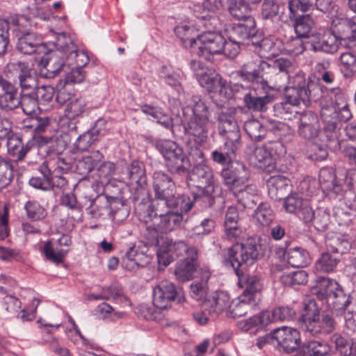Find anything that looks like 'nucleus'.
Segmentation results:
<instances>
[{
  "mask_svg": "<svg viewBox=\"0 0 356 356\" xmlns=\"http://www.w3.org/2000/svg\"><path fill=\"white\" fill-rule=\"evenodd\" d=\"M99 131L92 129L84 132L76 139L74 147L80 152L88 151L89 148L97 140Z\"/></svg>",
  "mask_w": 356,
  "mask_h": 356,
  "instance_id": "a18cd8bd",
  "label": "nucleus"
},
{
  "mask_svg": "<svg viewBox=\"0 0 356 356\" xmlns=\"http://www.w3.org/2000/svg\"><path fill=\"white\" fill-rule=\"evenodd\" d=\"M307 201L298 194L292 193L284 199V207L286 212L296 214Z\"/></svg>",
  "mask_w": 356,
  "mask_h": 356,
  "instance_id": "13d9d810",
  "label": "nucleus"
},
{
  "mask_svg": "<svg viewBox=\"0 0 356 356\" xmlns=\"http://www.w3.org/2000/svg\"><path fill=\"white\" fill-rule=\"evenodd\" d=\"M321 116L325 124V132H329L326 136L327 140L337 139L338 122H346L352 118V113L344 95L339 88H332L329 92L328 97H325L321 102Z\"/></svg>",
  "mask_w": 356,
  "mask_h": 356,
  "instance_id": "7ed1b4c3",
  "label": "nucleus"
},
{
  "mask_svg": "<svg viewBox=\"0 0 356 356\" xmlns=\"http://www.w3.org/2000/svg\"><path fill=\"white\" fill-rule=\"evenodd\" d=\"M255 220L261 225H268L273 220V213L267 204H261L255 211Z\"/></svg>",
  "mask_w": 356,
  "mask_h": 356,
  "instance_id": "052dcab7",
  "label": "nucleus"
},
{
  "mask_svg": "<svg viewBox=\"0 0 356 356\" xmlns=\"http://www.w3.org/2000/svg\"><path fill=\"white\" fill-rule=\"evenodd\" d=\"M236 275L238 277V285L243 289L241 295H244L249 300L259 303L261 300V291L263 289L260 277L256 275L244 274L241 271Z\"/></svg>",
  "mask_w": 356,
  "mask_h": 356,
  "instance_id": "4be33fe9",
  "label": "nucleus"
},
{
  "mask_svg": "<svg viewBox=\"0 0 356 356\" xmlns=\"http://www.w3.org/2000/svg\"><path fill=\"white\" fill-rule=\"evenodd\" d=\"M66 60L68 62L69 66L74 65V67L83 68L88 63L89 57L84 51H79L76 47L75 51L70 52L66 56Z\"/></svg>",
  "mask_w": 356,
  "mask_h": 356,
  "instance_id": "0e129e2a",
  "label": "nucleus"
},
{
  "mask_svg": "<svg viewBox=\"0 0 356 356\" xmlns=\"http://www.w3.org/2000/svg\"><path fill=\"white\" fill-rule=\"evenodd\" d=\"M200 84L209 92L225 95L227 90L226 82L221 76L213 71H211L201 80Z\"/></svg>",
  "mask_w": 356,
  "mask_h": 356,
  "instance_id": "f704fd0d",
  "label": "nucleus"
},
{
  "mask_svg": "<svg viewBox=\"0 0 356 356\" xmlns=\"http://www.w3.org/2000/svg\"><path fill=\"white\" fill-rule=\"evenodd\" d=\"M153 191L154 197L149 205L167 204L169 207L182 205L185 210L188 209L190 197L184 194L176 195L175 184L170 176L163 171L153 174Z\"/></svg>",
  "mask_w": 356,
  "mask_h": 356,
  "instance_id": "0eeeda50",
  "label": "nucleus"
},
{
  "mask_svg": "<svg viewBox=\"0 0 356 356\" xmlns=\"http://www.w3.org/2000/svg\"><path fill=\"white\" fill-rule=\"evenodd\" d=\"M355 40H348L337 36L332 32L312 33L307 40L309 51L314 53L321 52L326 54L337 53L340 46L355 48Z\"/></svg>",
  "mask_w": 356,
  "mask_h": 356,
  "instance_id": "ddd939ff",
  "label": "nucleus"
},
{
  "mask_svg": "<svg viewBox=\"0 0 356 356\" xmlns=\"http://www.w3.org/2000/svg\"><path fill=\"white\" fill-rule=\"evenodd\" d=\"M12 24L16 26L15 35L34 32L37 22L31 15H18L11 18Z\"/></svg>",
  "mask_w": 356,
  "mask_h": 356,
  "instance_id": "58836bf2",
  "label": "nucleus"
},
{
  "mask_svg": "<svg viewBox=\"0 0 356 356\" xmlns=\"http://www.w3.org/2000/svg\"><path fill=\"white\" fill-rule=\"evenodd\" d=\"M217 120L218 134L224 140L225 149L236 152L241 145V131L234 111L222 108Z\"/></svg>",
  "mask_w": 356,
  "mask_h": 356,
  "instance_id": "f8f14e48",
  "label": "nucleus"
},
{
  "mask_svg": "<svg viewBox=\"0 0 356 356\" xmlns=\"http://www.w3.org/2000/svg\"><path fill=\"white\" fill-rule=\"evenodd\" d=\"M175 33L186 47L195 49L198 35L194 27L181 24L175 28Z\"/></svg>",
  "mask_w": 356,
  "mask_h": 356,
  "instance_id": "a19ab883",
  "label": "nucleus"
},
{
  "mask_svg": "<svg viewBox=\"0 0 356 356\" xmlns=\"http://www.w3.org/2000/svg\"><path fill=\"white\" fill-rule=\"evenodd\" d=\"M273 100V96L265 94L259 95L255 90H250L244 97V102L246 107L253 111H264L267 108V105Z\"/></svg>",
  "mask_w": 356,
  "mask_h": 356,
  "instance_id": "72a5a7b5",
  "label": "nucleus"
},
{
  "mask_svg": "<svg viewBox=\"0 0 356 356\" xmlns=\"http://www.w3.org/2000/svg\"><path fill=\"white\" fill-rule=\"evenodd\" d=\"M293 64L289 59L280 58L273 61L272 65L268 63L266 79H269L277 84L279 87L284 86L289 79V72Z\"/></svg>",
  "mask_w": 356,
  "mask_h": 356,
  "instance_id": "6ab92c4d",
  "label": "nucleus"
},
{
  "mask_svg": "<svg viewBox=\"0 0 356 356\" xmlns=\"http://www.w3.org/2000/svg\"><path fill=\"white\" fill-rule=\"evenodd\" d=\"M305 314H302V328L313 336L327 334L334 330L336 323L327 314L320 313V309L314 298L304 300Z\"/></svg>",
  "mask_w": 356,
  "mask_h": 356,
  "instance_id": "6e6552de",
  "label": "nucleus"
},
{
  "mask_svg": "<svg viewBox=\"0 0 356 356\" xmlns=\"http://www.w3.org/2000/svg\"><path fill=\"white\" fill-rule=\"evenodd\" d=\"M325 244L328 250L341 254L346 253L351 248L348 236L340 233L327 234Z\"/></svg>",
  "mask_w": 356,
  "mask_h": 356,
  "instance_id": "2f4dec72",
  "label": "nucleus"
},
{
  "mask_svg": "<svg viewBox=\"0 0 356 356\" xmlns=\"http://www.w3.org/2000/svg\"><path fill=\"white\" fill-rule=\"evenodd\" d=\"M312 292L319 300H325L327 307L336 315H341L347 308L348 295L339 284L328 278H322Z\"/></svg>",
  "mask_w": 356,
  "mask_h": 356,
  "instance_id": "9d476101",
  "label": "nucleus"
},
{
  "mask_svg": "<svg viewBox=\"0 0 356 356\" xmlns=\"http://www.w3.org/2000/svg\"><path fill=\"white\" fill-rule=\"evenodd\" d=\"M307 273L300 270L292 272H284L280 275V282L286 286H296L305 284L307 282Z\"/></svg>",
  "mask_w": 356,
  "mask_h": 356,
  "instance_id": "c03bdc74",
  "label": "nucleus"
},
{
  "mask_svg": "<svg viewBox=\"0 0 356 356\" xmlns=\"http://www.w3.org/2000/svg\"><path fill=\"white\" fill-rule=\"evenodd\" d=\"M224 38L218 33L207 32L198 35L193 51L207 60H211L215 54H222L224 47Z\"/></svg>",
  "mask_w": 356,
  "mask_h": 356,
  "instance_id": "2eb2a0df",
  "label": "nucleus"
},
{
  "mask_svg": "<svg viewBox=\"0 0 356 356\" xmlns=\"http://www.w3.org/2000/svg\"><path fill=\"white\" fill-rule=\"evenodd\" d=\"M301 38H302L297 36V38H292L286 42V49L289 54L293 55H299L305 50L309 51V48L307 44V40L303 42Z\"/></svg>",
  "mask_w": 356,
  "mask_h": 356,
  "instance_id": "774afa93",
  "label": "nucleus"
},
{
  "mask_svg": "<svg viewBox=\"0 0 356 356\" xmlns=\"http://www.w3.org/2000/svg\"><path fill=\"white\" fill-rule=\"evenodd\" d=\"M347 209L348 208L346 207L344 208L338 207L334 209V216L336 221L341 226L349 225L355 216L354 212L350 210L348 211Z\"/></svg>",
  "mask_w": 356,
  "mask_h": 356,
  "instance_id": "69168bd1",
  "label": "nucleus"
},
{
  "mask_svg": "<svg viewBox=\"0 0 356 356\" xmlns=\"http://www.w3.org/2000/svg\"><path fill=\"white\" fill-rule=\"evenodd\" d=\"M27 217L33 221L40 220L47 215L45 209L36 201H29L24 206Z\"/></svg>",
  "mask_w": 356,
  "mask_h": 356,
  "instance_id": "864d4df0",
  "label": "nucleus"
},
{
  "mask_svg": "<svg viewBox=\"0 0 356 356\" xmlns=\"http://www.w3.org/2000/svg\"><path fill=\"white\" fill-rule=\"evenodd\" d=\"M339 258L325 252L321 254L320 257L316 261L315 268L320 273L333 272L339 263Z\"/></svg>",
  "mask_w": 356,
  "mask_h": 356,
  "instance_id": "37998d69",
  "label": "nucleus"
},
{
  "mask_svg": "<svg viewBox=\"0 0 356 356\" xmlns=\"http://www.w3.org/2000/svg\"><path fill=\"white\" fill-rule=\"evenodd\" d=\"M273 337L277 344L286 353L296 349L300 343L299 332L289 327H282L273 331Z\"/></svg>",
  "mask_w": 356,
  "mask_h": 356,
  "instance_id": "5701e85b",
  "label": "nucleus"
},
{
  "mask_svg": "<svg viewBox=\"0 0 356 356\" xmlns=\"http://www.w3.org/2000/svg\"><path fill=\"white\" fill-rule=\"evenodd\" d=\"M266 67L268 63L261 58L245 62L241 68L236 72L237 75L243 80L249 82H259L266 79Z\"/></svg>",
  "mask_w": 356,
  "mask_h": 356,
  "instance_id": "412c9836",
  "label": "nucleus"
},
{
  "mask_svg": "<svg viewBox=\"0 0 356 356\" xmlns=\"http://www.w3.org/2000/svg\"><path fill=\"white\" fill-rule=\"evenodd\" d=\"M156 147L164 157L166 167L171 173L179 175L188 173L191 165L190 160L176 143L159 140L156 141Z\"/></svg>",
  "mask_w": 356,
  "mask_h": 356,
  "instance_id": "9b49d317",
  "label": "nucleus"
},
{
  "mask_svg": "<svg viewBox=\"0 0 356 356\" xmlns=\"http://www.w3.org/2000/svg\"><path fill=\"white\" fill-rule=\"evenodd\" d=\"M244 130L248 137L255 142L263 140L267 134L266 127L257 120H250L245 122Z\"/></svg>",
  "mask_w": 356,
  "mask_h": 356,
  "instance_id": "79ce46f5",
  "label": "nucleus"
},
{
  "mask_svg": "<svg viewBox=\"0 0 356 356\" xmlns=\"http://www.w3.org/2000/svg\"><path fill=\"white\" fill-rule=\"evenodd\" d=\"M13 171L11 162L0 156V188L10 184L13 178Z\"/></svg>",
  "mask_w": 356,
  "mask_h": 356,
  "instance_id": "4d7b16f0",
  "label": "nucleus"
},
{
  "mask_svg": "<svg viewBox=\"0 0 356 356\" xmlns=\"http://www.w3.org/2000/svg\"><path fill=\"white\" fill-rule=\"evenodd\" d=\"M289 183L290 180L283 175L270 176L267 181L268 192L270 197L275 201L285 198L291 191Z\"/></svg>",
  "mask_w": 356,
  "mask_h": 356,
  "instance_id": "bb28decb",
  "label": "nucleus"
},
{
  "mask_svg": "<svg viewBox=\"0 0 356 356\" xmlns=\"http://www.w3.org/2000/svg\"><path fill=\"white\" fill-rule=\"evenodd\" d=\"M260 245L253 239H248L245 243H236L228 251V259L236 274L241 271L243 265H252L259 256Z\"/></svg>",
  "mask_w": 356,
  "mask_h": 356,
  "instance_id": "4468645a",
  "label": "nucleus"
},
{
  "mask_svg": "<svg viewBox=\"0 0 356 356\" xmlns=\"http://www.w3.org/2000/svg\"><path fill=\"white\" fill-rule=\"evenodd\" d=\"M7 147L8 153L13 156H16L19 160H22L29 150L28 148L24 147L21 138L17 136H12L8 138Z\"/></svg>",
  "mask_w": 356,
  "mask_h": 356,
  "instance_id": "8fccbe9b",
  "label": "nucleus"
},
{
  "mask_svg": "<svg viewBox=\"0 0 356 356\" xmlns=\"http://www.w3.org/2000/svg\"><path fill=\"white\" fill-rule=\"evenodd\" d=\"M224 226L225 235L228 240L236 241L241 237L243 229L241 226L238 212L236 207H229L227 208L225 216Z\"/></svg>",
  "mask_w": 356,
  "mask_h": 356,
  "instance_id": "393cba45",
  "label": "nucleus"
},
{
  "mask_svg": "<svg viewBox=\"0 0 356 356\" xmlns=\"http://www.w3.org/2000/svg\"><path fill=\"white\" fill-rule=\"evenodd\" d=\"M258 303L249 300L244 295H240L234 300L227 310V315L231 318H238L245 315L248 311Z\"/></svg>",
  "mask_w": 356,
  "mask_h": 356,
  "instance_id": "473e14b6",
  "label": "nucleus"
},
{
  "mask_svg": "<svg viewBox=\"0 0 356 356\" xmlns=\"http://www.w3.org/2000/svg\"><path fill=\"white\" fill-rule=\"evenodd\" d=\"M226 6L229 14L236 19L245 21L252 18L250 15V10L244 0H220Z\"/></svg>",
  "mask_w": 356,
  "mask_h": 356,
  "instance_id": "c9c22d12",
  "label": "nucleus"
},
{
  "mask_svg": "<svg viewBox=\"0 0 356 356\" xmlns=\"http://www.w3.org/2000/svg\"><path fill=\"white\" fill-rule=\"evenodd\" d=\"M54 44L56 47V51H63L66 56L70 52L75 51L76 47L71 37L65 33L58 34Z\"/></svg>",
  "mask_w": 356,
  "mask_h": 356,
  "instance_id": "603ef678",
  "label": "nucleus"
},
{
  "mask_svg": "<svg viewBox=\"0 0 356 356\" xmlns=\"http://www.w3.org/2000/svg\"><path fill=\"white\" fill-rule=\"evenodd\" d=\"M321 86L316 81H306L303 76L298 74L294 85L286 90L285 101L276 103L273 106L275 115L284 120L299 118L297 106L302 102L307 106L310 101H317L322 97Z\"/></svg>",
  "mask_w": 356,
  "mask_h": 356,
  "instance_id": "f257e3e1",
  "label": "nucleus"
},
{
  "mask_svg": "<svg viewBox=\"0 0 356 356\" xmlns=\"http://www.w3.org/2000/svg\"><path fill=\"white\" fill-rule=\"evenodd\" d=\"M228 38L234 40L241 44L254 46L257 42L255 41L257 29L254 18H248L243 23L234 24L227 29Z\"/></svg>",
  "mask_w": 356,
  "mask_h": 356,
  "instance_id": "f3484780",
  "label": "nucleus"
},
{
  "mask_svg": "<svg viewBox=\"0 0 356 356\" xmlns=\"http://www.w3.org/2000/svg\"><path fill=\"white\" fill-rule=\"evenodd\" d=\"M177 299L181 301L180 291L169 280L159 282L153 289V304L156 308L165 309Z\"/></svg>",
  "mask_w": 356,
  "mask_h": 356,
  "instance_id": "dca6fc26",
  "label": "nucleus"
},
{
  "mask_svg": "<svg viewBox=\"0 0 356 356\" xmlns=\"http://www.w3.org/2000/svg\"><path fill=\"white\" fill-rule=\"evenodd\" d=\"M19 105L26 115H32L37 113L39 102L35 95L24 94L19 99Z\"/></svg>",
  "mask_w": 356,
  "mask_h": 356,
  "instance_id": "5fc2aeb1",
  "label": "nucleus"
},
{
  "mask_svg": "<svg viewBox=\"0 0 356 356\" xmlns=\"http://www.w3.org/2000/svg\"><path fill=\"white\" fill-rule=\"evenodd\" d=\"M341 70L346 76H350L356 72V56L350 52L343 53L340 56Z\"/></svg>",
  "mask_w": 356,
  "mask_h": 356,
  "instance_id": "e2e57ef3",
  "label": "nucleus"
},
{
  "mask_svg": "<svg viewBox=\"0 0 356 356\" xmlns=\"http://www.w3.org/2000/svg\"><path fill=\"white\" fill-rule=\"evenodd\" d=\"M255 41L257 43L254 44V46H255L259 57L261 58L277 56L283 49L282 42L275 37H268L261 40L257 37Z\"/></svg>",
  "mask_w": 356,
  "mask_h": 356,
  "instance_id": "c85d7f7f",
  "label": "nucleus"
},
{
  "mask_svg": "<svg viewBox=\"0 0 356 356\" xmlns=\"http://www.w3.org/2000/svg\"><path fill=\"white\" fill-rule=\"evenodd\" d=\"M312 222L317 230L325 231L330 222V213L325 209H318L315 211Z\"/></svg>",
  "mask_w": 356,
  "mask_h": 356,
  "instance_id": "bf43d9fd",
  "label": "nucleus"
},
{
  "mask_svg": "<svg viewBox=\"0 0 356 356\" xmlns=\"http://www.w3.org/2000/svg\"><path fill=\"white\" fill-rule=\"evenodd\" d=\"M16 37L17 49L24 54H40L44 49L40 36L34 32L17 35Z\"/></svg>",
  "mask_w": 356,
  "mask_h": 356,
  "instance_id": "a878e982",
  "label": "nucleus"
},
{
  "mask_svg": "<svg viewBox=\"0 0 356 356\" xmlns=\"http://www.w3.org/2000/svg\"><path fill=\"white\" fill-rule=\"evenodd\" d=\"M6 72L15 83L18 84L22 92L35 90L34 95L38 102L43 103L52 100L55 95L54 88L49 85L38 86L37 73L29 63L20 60L10 62L6 66Z\"/></svg>",
  "mask_w": 356,
  "mask_h": 356,
  "instance_id": "f03ea898",
  "label": "nucleus"
},
{
  "mask_svg": "<svg viewBox=\"0 0 356 356\" xmlns=\"http://www.w3.org/2000/svg\"><path fill=\"white\" fill-rule=\"evenodd\" d=\"M314 25V22L309 15L300 16L296 22L294 29L299 38H308L311 36V30Z\"/></svg>",
  "mask_w": 356,
  "mask_h": 356,
  "instance_id": "49530a36",
  "label": "nucleus"
},
{
  "mask_svg": "<svg viewBox=\"0 0 356 356\" xmlns=\"http://www.w3.org/2000/svg\"><path fill=\"white\" fill-rule=\"evenodd\" d=\"M86 104L82 97H74L65 108V115L70 120L81 116L86 111Z\"/></svg>",
  "mask_w": 356,
  "mask_h": 356,
  "instance_id": "09e8293b",
  "label": "nucleus"
},
{
  "mask_svg": "<svg viewBox=\"0 0 356 356\" xmlns=\"http://www.w3.org/2000/svg\"><path fill=\"white\" fill-rule=\"evenodd\" d=\"M230 298L223 291H216L205 297L202 307L209 309V314L218 316L219 314L229 307Z\"/></svg>",
  "mask_w": 356,
  "mask_h": 356,
  "instance_id": "cd10ccee",
  "label": "nucleus"
},
{
  "mask_svg": "<svg viewBox=\"0 0 356 356\" xmlns=\"http://www.w3.org/2000/svg\"><path fill=\"white\" fill-rule=\"evenodd\" d=\"M127 177L131 186L134 187V185H136L135 189L137 196H138L144 191V186L146 184L145 169L143 164L137 161H133L127 168Z\"/></svg>",
  "mask_w": 356,
  "mask_h": 356,
  "instance_id": "7c9ffc66",
  "label": "nucleus"
},
{
  "mask_svg": "<svg viewBox=\"0 0 356 356\" xmlns=\"http://www.w3.org/2000/svg\"><path fill=\"white\" fill-rule=\"evenodd\" d=\"M188 209L182 205L169 207L167 204L148 205L145 210V222L149 224L147 229H154L161 233H168L178 228L183 221V213L188 212L193 206L192 200H188Z\"/></svg>",
  "mask_w": 356,
  "mask_h": 356,
  "instance_id": "20e7f679",
  "label": "nucleus"
},
{
  "mask_svg": "<svg viewBox=\"0 0 356 356\" xmlns=\"http://www.w3.org/2000/svg\"><path fill=\"white\" fill-rule=\"evenodd\" d=\"M225 184L243 207L254 204V198L257 195V187L248 184L249 173L241 163H236L221 172Z\"/></svg>",
  "mask_w": 356,
  "mask_h": 356,
  "instance_id": "39448f33",
  "label": "nucleus"
},
{
  "mask_svg": "<svg viewBox=\"0 0 356 356\" xmlns=\"http://www.w3.org/2000/svg\"><path fill=\"white\" fill-rule=\"evenodd\" d=\"M193 116L184 124L185 132L193 136L195 143L202 144L207 141L213 128L212 111L209 104L199 95L191 98Z\"/></svg>",
  "mask_w": 356,
  "mask_h": 356,
  "instance_id": "423d86ee",
  "label": "nucleus"
},
{
  "mask_svg": "<svg viewBox=\"0 0 356 356\" xmlns=\"http://www.w3.org/2000/svg\"><path fill=\"white\" fill-rule=\"evenodd\" d=\"M140 257H143V254L138 253L133 248H130L125 254L122 266L128 270H134L136 267L143 266L140 263Z\"/></svg>",
  "mask_w": 356,
  "mask_h": 356,
  "instance_id": "6e6d98bb",
  "label": "nucleus"
},
{
  "mask_svg": "<svg viewBox=\"0 0 356 356\" xmlns=\"http://www.w3.org/2000/svg\"><path fill=\"white\" fill-rule=\"evenodd\" d=\"M67 252V250L60 248L58 243L47 241L44 246V253L46 258L51 262L58 264L63 261V258Z\"/></svg>",
  "mask_w": 356,
  "mask_h": 356,
  "instance_id": "de8ad7c7",
  "label": "nucleus"
},
{
  "mask_svg": "<svg viewBox=\"0 0 356 356\" xmlns=\"http://www.w3.org/2000/svg\"><path fill=\"white\" fill-rule=\"evenodd\" d=\"M192 184L199 189V192L193 195V204L202 205L205 202V207L213 204L214 181L211 168L206 163H197L193 167L189 177Z\"/></svg>",
  "mask_w": 356,
  "mask_h": 356,
  "instance_id": "1a4fd4ad",
  "label": "nucleus"
},
{
  "mask_svg": "<svg viewBox=\"0 0 356 356\" xmlns=\"http://www.w3.org/2000/svg\"><path fill=\"white\" fill-rule=\"evenodd\" d=\"M194 247H188L184 241L173 242L171 239L166 238L158 249V261L167 266L175 257L184 253L189 257V252Z\"/></svg>",
  "mask_w": 356,
  "mask_h": 356,
  "instance_id": "a211bd4d",
  "label": "nucleus"
},
{
  "mask_svg": "<svg viewBox=\"0 0 356 356\" xmlns=\"http://www.w3.org/2000/svg\"><path fill=\"white\" fill-rule=\"evenodd\" d=\"M44 67L47 72H42V75L48 79L54 77L60 71L65 72L66 68H69L68 62L66 60V55L60 51L51 52L49 56L47 58Z\"/></svg>",
  "mask_w": 356,
  "mask_h": 356,
  "instance_id": "c756f323",
  "label": "nucleus"
},
{
  "mask_svg": "<svg viewBox=\"0 0 356 356\" xmlns=\"http://www.w3.org/2000/svg\"><path fill=\"white\" fill-rule=\"evenodd\" d=\"M298 134L305 140H312L321 134V125L318 117L312 111H308L299 114Z\"/></svg>",
  "mask_w": 356,
  "mask_h": 356,
  "instance_id": "aec40b11",
  "label": "nucleus"
},
{
  "mask_svg": "<svg viewBox=\"0 0 356 356\" xmlns=\"http://www.w3.org/2000/svg\"><path fill=\"white\" fill-rule=\"evenodd\" d=\"M103 159V154L99 151H95L86 156H83L76 163L78 173L86 175L91 172Z\"/></svg>",
  "mask_w": 356,
  "mask_h": 356,
  "instance_id": "ea45409f",
  "label": "nucleus"
},
{
  "mask_svg": "<svg viewBox=\"0 0 356 356\" xmlns=\"http://www.w3.org/2000/svg\"><path fill=\"white\" fill-rule=\"evenodd\" d=\"M279 13V6L273 0H264L261 5V16L264 19L272 20Z\"/></svg>",
  "mask_w": 356,
  "mask_h": 356,
  "instance_id": "338daca9",
  "label": "nucleus"
},
{
  "mask_svg": "<svg viewBox=\"0 0 356 356\" xmlns=\"http://www.w3.org/2000/svg\"><path fill=\"white\" fill-rule=\"evenodd\" d=\"M271 153L265 147H257L251 156V161L259 168L270 167L272 162Z\"/></svg>",
  "mask_w": 356,
  "mask_h": 356,
  "instance_id": "3c124183",
  "label": "nucleus"
},
{
  "mask_svg": "<svg viewBox=\"0 0 356 356\" xmlns=\"http://www.w3.org/2000/svg\"><path fill=\"white\" fill-rule=\"evenodd\" d=\"M197 250L193 248L189 252V257L180 260L175 270V275L180 282L191 280L197 268Z\"/></svg>",
  "mask_w": 356,
  "mask_h": 356,
  "instance_id": "b1692460",
  "label": "nucleus"
},
{
  "mask_svg": "<svg viewBox=\"0 0 356 356\" xmlns=\"http://www.w3.org/2000/svg\"><path fill=\"white\" fill-rule=\"evenodd\" d=\"M65 72V84L80 83L86 78V72L81 67L69 66V68H66Z\"/></svg>",
  "mask_w": 356,
  "mask_h": 356,
  "instance_id": "680f3d73",
  "label": "nucleus"
},
{
  "mask_svg": "<svg viewBox=\"0 0 356 356\" xmlns=\"http://www.w3.org/2000/svg\"><path fill=\"white\" fill-rule=\"evenodd\" d=\"M287 262L293 267L303 268L311 261L309 252L301 248H290L286 252Z\"/></svg>",
  "mask_w": 356,
  "mask_h": 356,
  "instance_id": "4c0bfd02",
  "label": "nucleus"
},
{
  "mask_svg": "<svg viewBox=\"0 0 356 356\" xmlns=\"http://www.w3.org/2000/svg\"><path fill=\"white\" fill-rule=\"evenodd\" d=\"M319 184L323 190L334 191L336 193L341 191V186L337 184L334 170L331 167L322 168L319 171Z\"/></svg>",
  "mask_w": 356,
  "mask_h": 356,
  "instance_id": "e433bc0d",
  "label": "nucleus"
}]
</instances>
